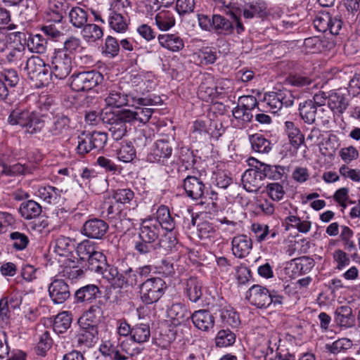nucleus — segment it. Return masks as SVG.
<instances>
[{"label": "nucleus", "mask_w": 360, "mask_h": 360, "mask_svg": "<svg viewBox=\"0 0 360 360\" xmlns=\"http://www.w3.org/2000/svg\"><path fill=\"white\" fill-rule=\"evenodd\" d=\"M262 180L263 176L259 169H248L242 176L243 188L249 193H257L261 188Z\"/></svg>", "instance_id": "obj_24"}, {"label": "nucleus", "mask_w": 360, "mask_h": 360, "mask_svg": "<svg viewBox=\"0 0 360 360\" xmlns=\"http://www.w3.org/2000/svg\"><path fill=\"white\" fill-rule=\"evenodd\" d=\"M172 145L165 139L157 140L147 155V160L151 163L166 165L172 155Z\"/></svg>", "instance_id": "obj_11"}, {"label": "nucleus", "mask_w": 360, "mask_h": 360, "mask_svg": "<svg viewBox=\"0 0 360 360\" xmlns=\"http://www.w3.org/2000/svg\"><path fill=\"white\" fill-rule=\"evenodd\" d=\"M47 41L41 34L30 36L27 39V48L33 53H44L46 50Z\"/></svg>", "instance_id": "obj_55"}, {"label": "nucleus", "mask_w": 360, "mask_h": 360, "mask_svg": "<svg viewBox=\"0 0 360 360\" xmlns=\"http://www.w3.org/2000/svg\"><path fill=\"white\" fill-rule=\"evenodd\" d=\"M332 44L324 38L314 36L309 37L304 41V49L307 53H319L330 49Z\"/></svg>", "instance_id": "obj_35"}, {"label": "nucleus", "mask_w": 360, "mask_h": 360, "mask_svg": "<svg viewBox=\"0 0 360 360\" xmlns=\"http://www.w3.org/2000/svg\"><path fill=\"white\" fill-rule=\"evenodd\" d=\"M76 251L81 260L87 261L98 250L92 242L84 240L77 245Z\"/></svg>", "instance_id": "obj_56"}, {"label": "nucleus", "mask_w": 360, "mask_h": 360, "mask_svg": "<svg viewBox=\"0 0 360 360\" xmlns=\"http://www.w3.org/2000/svg\"><path fill=\"white\" fill-rule=\"evenodd\" d=\"M72 59L73 56L64 51L56 50L52 59L51 77L59 79L66 78L72 70Z\"/></svg>", "instance_id": "obj_12"}, {"label": "nucleus", "mask_w": 360, "mask_h": 360, "mask_svg": "<svg viewBox=\"0 0 360 360\" xmlns=\"http://www.w3.org/2000/svg\"><path fill=\"white\" fill-rule=\"evenodd\" d=\"M252 249V240L245 234H238L231 240V251L233 255L239 259L247 257Z\"/></svg>", "instance_id": "obj_20"}, {"label": "nucleus", "mask_w": 360, "mask_h": 360, "mask_svg": "<svg viewBox=\"0 0 360 360\" xmlns=\"http://www.w3.org/2000/svg\"><path fill=\"white\" fill-rule=\"evenodd\" d=\"M160 224L152 217L142 220L138 239L134 241V250L140 255H146L155 249L154 243L159 239Z\"/></svg>", "instance_id": "obj_2"}, {"label": "nucleus", "mask_w": 360, "mask_h": 360, "mask_svg": "<svg viewBox=\"0 0 360 360\" xmlns=\"http://www.w3.org/2000/svg\"><path fill=\"white\" fill-rule=\"evenodd\" d=\"M166 283L162 278H148L140 284L141 300L145 304L155 303L164 295Z\"/></svg>", "instance_id": "obj_7"}, {"label": "nucleus", "mask_w": 360, "mask_h": 360, "mask_svg": "<svg viewBox=\"0 0 360 360\" xmlns=\"http://www.w3.org/2000/svg\"><path fill=\"white\" fill-rule=\"evenodd\" d=\"M103 302L99 300L94 304H91L87 310H86L78 320L79 326H97L103 316Z\"/></svg>", "instance_id": "obj_18"}, {"label": "nucleus", "mask_w": 360, "mask_h": 360, "mask_svg": "<svg viewBox=\"0 0 360 360\" xmlns=\"http://www.w3.org/2000/svg\"><path fill=\"white\" fill-rule=\"evenodd\" d=\"M155 25L161 31H167L172 28L176 23V20L172 12L169 11H161L155 18Z\"/></svg>", "instance_id": "obj_45"}, {"label": "nucleus", "mask_w": 360, "mask_h": 360, "mask_svg": "<svg viewBox=\"0 0 360 360\" xmlns=\"http://www.w3.org/2000/svg\"><path fill=\"white\" fill-rule=\"evenodd\" d=\"M3 176L10 177H17L32 174L33 168L26 165L15 163L13 165L0 164Z\"/></svg>", "instance_id": "obj_36"}, {"label": "nucleus", "mask_w": 360, "mask_h": 360, "mask_svg": "<svg viewBox=\"0 0 360 360\" xmlns=\"http://www.w3.org/2000/svg\"><path fill=\"white\" fill-rule=\"evenodd\" d=\"M8 241L15 251L25 250L30 244L27 235L17 231L9 233Z\"/></svg>", "instance_id": "obj_44"}, {"label": "nucleus", "mask_w": 360, "mask_h": 360, "mask_svg": "<svg viewBox=\"0 0 360 360\" xmlns=\"http://www.w3.org/2000/svg\"><path fill=\"white\" fill-rule=\"evenodd\" d=\"M158 40L160 45L172 52H177L183 49L184 42L178 34H159Z\"/></svg>", "instance_id": "obj_31"}, {"label": "nucleus", "mask_w": 360, "mask_h": 360, "mask_svg": "<svg viewBox=\"0 0 360 360\" xmlns=\"http://www.w3.org/2000/svg\"><path fill=\"white\" fill-rule=\"evenodd\" d=\"M186 294L191 302L196 303L202 295V283L196 278H190L186 283Z\"/></svg>", "instance_id": "obj_42"}, {"label": "nucleus", "mask_w": 360, "mask_h": 360, "mask_svg": "<svg viewBox=\"0 0 360 360\" xmlns=\"http://www.w3.org/2000/svg\"><path fill=\"white\" fill-rule=\"evenodd\" d=\"M91 139L88 134H82L77 137V146L76 148L77 153L84 155L93 150Z\"/></svg>", "instance_id": "obj_62"}, {"label": "nucleus", "mask_w": 360, "mask_h": 360, "mask_svg": "<svg viewBox=\"0 0 360 360\" xmlns=\"http://www.w3.org/2000/svg\"><path fill=\"white\" fill-rule=\"evenodd\" d=\"M63 190L52 186H40L38 187L35 194L44 202L57 205L64 200L62 197Z\"/></svg>", "instance_id": "obj_22"}, {"label": "nucleus", "mask_w": 360, "mask_h": 360, "mask_svg": "<svg viewBox=\"0 0 360 360\" xmlns=\"http://www.w3.org/2000/svg\"><path fill=\"white\" fill-rule=\"evenodd\" d=\"M103 75L91 70L74 74L71 77L70 87L75 91H89L103 82Z\"/></svg>", "instance_id": "obj_9"}, {"label": "nucleus", "mask_w": 360, "mask_h": 360, "mask_svg": "<svg viewBox=\"0 0 360 360\" xmlns=\"http://www.w3.org/2000/svg\"><path fill=\"white\" fill-rule=\"evenodd\" d=\"M44 115L27 108H17L13 110L8 117V123L19 125L30 134H37L44 127Z\"/></svg>", "instance_id": "obj_3"}, {"label": "nucleus", "mask_w": 360, "mask_h": 360, "mask_svg": "<svg viewBox=\"0 0 360 360\" xmlns=\"http://www.w3.org/2000/svg\"><path fill=\"white\" fill-rule=\"evenodd\" d=\"M150 336V327L147 324H136L132 328L131 339L138 343L147 342Z\"/></svg>", "instance_id": "obj_54"}, {"label": "nucleus", "mask_w": 360, "mask_h": 360, "mask_svg": "<svg viewBox=\"0 0 360 360\" xmlns=\"http://www.w3.org/2000/svg\"><path fill=\"white\" fill-rule=\"evenodd\" d=\"M285 130L291 146L295 149H298L304 142V136L300 129L294 122L286 121L285 122Z\"/></svg>", "instance_id": "obj_39"}, {"label": "nucleus", "mask_w": 360, "mask_h": 360, "mask_svg": "<svg viewBox=\"0 0 360 360\" xmlns=\"http://www.w3.org/2000/svg\"><path fill=\"white\" fill-rule=\"evenodd\" d=\"M108 24L111 29L118 33H124L129 27V19L127 12H118V11H110L108 15Z\"/></svg>", "instance_id": "obj_27"}, {"label": "nucleus", "mask_w": 360, "mask_h": 360, "mask_svg": "<svg viewBox=\"0 0 360 360\" xmlns=\"http://www.w3.org/2000/svg\"><path fill=\"white\" fill-rule=\"evenodd\" d=\"M120 51V44L115 37L108 36L105 39V46L103 47V53L109 57L116 56Z\"/></svg>", "instance_id": "obj_61"}, {"label": "nucleus", "mask_w": 360, "mask_h": 360, "mask_svg": "<svg viewBox=\"0 0 360 360\" xmlns=\"http://www.w3.org/2000/svg\"><path fill=\"white\" fill-rule=\"evenodd\" d=\"M83 36L89 41H95L101 39L103 35L102 29L95 24H87L84 26Z\"/></svg>", "instance_id": "obj_58"}, {"label": "nucleus", "mask_w": 360, "mask_h": 360, "mask_svg": "<svg viewBox=\"0 0 360 360\" xmlns=\"http://www.w3.org/2000/svg\"><path fill=\"white\" fill-rule=\"evenodd\" d=\"M87 17V12L80 7H72L69 12L70 22L77 28H81L86 25Z\"/></svg>", "instance_id": "obj_52"}, {"label": "nucleus", "mask_w": 360, "mask_h": 360, "mask_svg": "<svg viewBox=\"0 0 360 360\" xmlns=\"http://www.w3.org/2000/svg\"><path fill=\"white\" fill-rule=\"evenodd\" d=\"M233 119L232 124L238 129H243L252 121L253 115L251 112L237 105L232 110Z\"/></svg>", "instance_id": "obj_41"}, {"label": "nucleus", "mask_w": 360, "mask_h": 360, "mask_svg": "<svg viewBox=\"0 0 360 360\" xmlns=\"http://www.w3.org/2000/svg\"><path fill=\"white\" fill-rule=\"evenodd\" d=\"M236 335L229 329H222L218 331L215 337V345L217 347H227L236 342Z\"/></svg>", "instance_id": "obj_53"}, {"label": "nucleus", "mask_w": 360, "mask_h": 360, "mask_svg": "<svg viewBox=\"0 0 360 360\" xmlns=\"http://www.w3.org/2000/svg\"><path fill=\"white\" fill-rule=\"evenodd\" d=\"M184 188L186 195L193 200L202 198L205 186L203 181L194 176H187L184 180Z\"/></svg>", "instance_id": "obj_19"}, {"label": "nucleus", "mask_w": 360, "mask_h": 360, "mask_svg": "<svg viewBox=\"0 0 360 360\" xmlns=\"http://www.w3.org/2000/svg\"><path fill=\"white\" fill-rule=\"evenodd\" d=\"M25 70L37 86H46L51 79V67L39 56H32L26 60Z\"/></svg>", "instance_id": "obj_5"}, {"label": "nucleus", "mask_w": 360, "mask_h": 360, "mask_svg": "<svg viewBox=\"0 0 360 360\" xmlns=\"http://www.w3.org/2000/svg\"><path fill=\"white\" fill-rule=\"evenodd\" d=\"M298 110L300 117L305 123L311 124L315 122L318 109L311 99L300 102Z\"/></svg>", "instance_id": "obj_37"}, {"label": "nucleus", "mask_w": 360, "mask_h": 360, "mask_svg": "<svg viewBox=\"0 0 360 360\" xmlns=\"http://www.w3.org/2000/svg\"><path fill=\"white\" fill-rule=\"evenodd\" d=\"M101 295L98 285L88 284L77 289L74 293V303L82 307L91 304Z\"/></svg>", "instance_id": "obj_15"}, {"label": "nucleus", "mask_w": 360, "mask_h": 360, "mask_svg": "<svg viewBox=\"0 0 360 360\" xmlns=\"http://www.w3.org/2000/svg\"><path fill=\"white\" fill-rule=\"evenodd\" d=\"M342 25L343 22L340 16L333 17L327 12L318 14L314 20V25L316 30L321 32L328 30L333 35L340 34Z\"/></svg>", "instance_id": "obj_13"}, {"label": "nucleus", "mask_w": 360, "mask_h": 360, "mask_svg": "<svg viewBox=\"0 0 360 360\" xmlns=\"http://www.w3.org/2000/svg\"><path fill=\"white\" fill-rule=\"evenodd\" d=\"M294 96L290 91L281 89L276 91H270L264 94V107L271 113H276L283 106L288 108L292 105Z\"/></svg>", "instance_id": "obj_8"}, {"label": "nucleus", "mask_w": 360, "mask_h": 360, "mask_svg": "<svg viewBox=\"0 0 360 360\" xmlns=\"http://www.w3.org/2000/svg\"><path fill=\"white\" fill-rule=\"evenodd\" d=\"M49 295L55 304L64 303L70 297V288L63 279L54 278L48 287Z\"/></svg>", "instance_id": "obj_16"}, {"label": "nucleus", "mask_w": 360, "mask_h": 360, "mask_svg": "<svg viewBox=\"0 0 360 360\" xmlns=\"http://www.w3.org/2000/svg\"><path fill=\"white\" fill-rule=\"evenodd\" d=\"M211 309L215 314L219 313L220 319L224 325L236 328L240 323L238 313L222 297H219L216 303L212 304Z\"/></svg>", "instance_id": "obj_14"}, {"label": "nucleus", "mask_w": 360, "mask_h": 360, "mask_svg": "<svg viewBox=\"0 0 360 360\" xmlns=\"http://www.w3.org/2000/svg\"><path fill=\"white\" fill-rule=\"evenodd\" d=\"M249 302L258 308H267L271 304L276 306L281 304L283 297L275 291L270 292L265 287L259 285H253L246 295Z\"/></svg>", "instance_id": "obj_6"}, {"label": "nucleus", "mask_w": 360, "mask_h": 360, "mask_svg": "<svg viewBox=\"0 0 360 360\" xmlns=\"http://www.w3.org/2000/svg\"><path fill=\"white\" fill-rule=\"evenodd\" d=\"M266 192L269 197L274 201L281 200L285 194L283 185L279 183H271L266 186Z\"/></svg>", "instance_id": "obj_60"}, {"label": "nucleus", "mask_w": 360, "mask_h": 360, "mask_svg": "<svg viewBox=\"0 0 360 360\" xmlns=\"http://www.w3.org/2000/svg\"><path fill=\"white\" fill-rule=\"evenodd\" d=\"M198 94L201 99L206 101H212L218 96L217 89L213 84L212 78L209 77L206 79V82L200 84Z\"/></svg>", "instance_id": "obj_48"}, {"label": "nucleus", "mask_w": 360, "mask_h": 360, "mask_svg": "<svg viewBox=\"0 0 360 360\" xmlns=\"http://www.w3.org/2000/svg\"><path fill=\"white\" fill-rule=\"evenodd\" d=\"M334 322L344 330L352 328L355 325V319L352 308L347 305L338 307L334 314Z\"/></svg>", "instance_id": "obj_23"}, {"label": "nucleus", "mask_w": 360, "mask_h": 360, "mask_svg": "<svg viewBox=\"0 0 360 360\" xmlns=\"http://www.w3.org/2000/svg\"><path fill=\"white\" fill-rule=\"evenodd\" d=\"M328 103L332 110L339 113H342L348 106L347 98L339 93H333L329 95Z\"/></svg>", "instance_id": "obj_50"}, {"label": "nucleus", "mask_w": 360, "mask_h": 360, "mask_svg": "<svg viewBox=\"0 0 360 360\" xmlns=\"http://www.w3.org/2000/svg\"><path fill=\"white\" fill-rule=\"evenodd\" d=\"M109 229L108 224L103 219L94 218L84 222L82 233L87 238L102 239Z\"/></svg>", "instance_id": "obj_17"}, {"label": "nucleus", "mask_w": 360, "mask_h": 360, "mask_svg": "<svg viewBox=\"0 0 360 360\" xmlns=\"http://www.w3.org/2000/svg\"><path fill=\"white\" fill-rule=\"evenodd\" d=\"M168 317L173 320L174 325L184 323L191 317V312L182 303H174L167 310Z\"/></svg>", "instance_id": "obj_30"}, {"label": "nucleus", "mask_w": 360, "mask_h": 360, "mask_svg": "<svg viewBox=\"0 0 360 360\" xmlns=\"http://www.w3.org/2000/svg\"><path fill=\"white\" fill-rule=\"evenodd\" d=\"M252 149L259 153H268L272 148L271 141L264 135L256 133L248 137Z\"/></svg>", "instance_id": "obj_40"}, {"label": "nucleus", "mask_w": 360, "mask_h": 360, "mask_svg": "<svg viewBox=\"0 0 360 360\" xmlns=\"http://www.w3.org/2000/svg\"><path fill=\"white\" fill-rule=\"evenodd\" d=\"M212 31L218 34H229L232 33L233 30V23L219 14H214L212 15Z\"/></svg>", "instance_id": "obj_47"}, {"label": "nucleus", "mask_w": 360, "mask_h": 360, "mask_svg": "<svg viewBox=\"0 0 360 360\" xmlns=\"http://www.w3.org/2000/svg\"><path fill=\"white\" fill-rule=\"evenodd\" d=\"M75 241L69 237L60 236L58 237L53 245L54 252L61 257H68L75 250Z\"/></svg>", "instance_id": "obj_38"}, {"label": "nucleus", "mask_w": 360, "mask_h": 360, "mask_svg": "<svg viewBox=\"0 0 360 360\" xmlns=\"http://www.w3.org/2000/svg\"><path fill=\"white\" fill-rule=\"evenodd\" d=\"M334 262L336 264V269L342 270L349 266L350 259L348 255L342 250H336L333 253Z\"/></svg>", "instance_id": "obj_64"}, {"label": "nucleus", "mask_w": 360, "mask_h": 360, "mask_svg": "<svg viewBox=\"0 0 360 360\" xmlns=\"http://www.w3.org/2000/svg\"><path fill=\"white\" fill-rule=\"evenodd\" d=\"M79 326L81 331L77 336V344L88 348L93 347L98 340V326Z\"/></svg>", "instance_id": "obj_28"}, {"label": "nucleus", "mask_w": 360, "mask_h": 360, "mask_svg": "<svg viewBox=\"0 0 360 360\" xmlns=\"http://www.w3.org/2000/svg\"><path fill=\"white\" fill-rule=\"evenodd\" d=\"M27 58L26 56V49L22 45L11 49L6 55L8 63L17 66H21L22 63L24 61L26 62Z\"/></svg>", "instance_id": "obj_51"}, {"label": "nucleus", "mask_w": 360, "mask_h": 360, "mask_svg": "<svg viewBox=\"0 0 360 360\" xmlns=\"http://www.w3.org/2000/svg\"><path fill=\"white\" fill-rule=\"evenodd\" d=\"M353 344L351 340L348 338H340L332 344H326V349L331 354H336L344 352L350 349Z\"/></svg>", "instance_id": "obj_57"}, {"label": "nucleus", "mask_w": 360, "mask_h": 360, "mask_svg": "<svg viewBox=\"0 0 360 360\" xmlns=\"http://www.w3.org/2000/svg\"><path fill=\"white\" fill-rule=\"evenodd\" d=\"M194 326L202 331H209L214 326V317L206 309L195 311L191 317Z\"/></svg>", "instance_id": "obj_25"}, {"label": "nucleus", "mask_w": 360, "mask_h": 360, "mask_svg": "<svg viewBox=\"0 0 360 360\" xmlns=\"http://www.w3.org/2000/svg\"><path fill=\"white\" fill-rule=\"evenodd\" d=\"M136 157V150L130 143L123 144L117 152V158L124 162H130Z\"/></svg>", "instance_id": "obj_59"}, {"label": "nucleus", "mask_w": 360, "mask_h": 360, "mask_svg": "<svg viewBox=\"0 0 360 360\" xmlns=\"http://www.w3.org/2000/svg\"><path fill=\"white\" fill-rule=\"evenodd\" d=\"M19 81L18 72L14 69L0 72V99L5 100L8 96V88L15 86Z\"/></svg>", "instance_id": "obj_21"}, {"label": "nucleus", "mask_w": 360, "mask_h": 360, "mask_svg": "<svg viewBox=\"0 0 360 360\" xmlns=\"http://www.w3.org/2000/svg\"><path fill=\"white\" fill-rule=\"evenodd\" d=\"M124 115L126 112L122 110L117 114L106 113L103 117V122L108 124L111 137L115 141L121 140L124 136L127 131V124H131L130 120L124 119Z\"/></svg>", "instance_id": "obj_10"}, {"label": "nucleus", "mask_w": 360, "mask_h": 360, "mask_svg": "<svg viewBox=\"0 0 360 360\" xmlns=\"http://www.w3.org/2000/svg\"><path fill=\"white\" fill-rule=\"evenodd\" d=\"M22 217L31 219L39 216L41 212V206L34 200H30L22 202L19 207Z\"/></svg>", "instance_id": "obj_43"}, {"label": "nucleus", "mask_w": 360, "mask_h": 360, "mask_svg": "<svg viewBox=\"0 0 360 360\" xmlns=\"http://www.w3.org/2000/svg\"><path fill=\"white\" fill-rule=\"evenodd\" d=\"M86 262L90 271L102 274L104 278L105 274L108 271V268L112 266L107 264L105 256L99 250L91 255Z\"/></svg>", "instance_id": "obj_32"}, {"label": "nucleus", "mask_w": 360, "mask_h": 360, "mask_svg": "<svg viewBox=\"0 0 360 360\" xmlns=\"http://www.w3.org/2000/svg\"><path fill=\"white\" fill-rule=\"evenodd\" d=\"M72 316L69 311H63L59 313L54 319L53 328L57 333L65 332L71 326Z\"/></svg>", "instance_id": "obj_49"}, {"label": "nucleus", "mask_w": 360, "mask_h": 360, "mask_svg": "<svg viewBox=\"0 0 360 360\" xmlns=\"http://www.w3.org/2000/svg\"><path fill=\"white\" fill-rule=\"evenodd\" d=\"M51 122L48 127V131L53 136L66 134L70 128V119L63 113H51Z\"/></svg>", "instance_id": "obj_26"}, {"label": "nucleus", "mask_w": 360, "mask_h": 360, "mask_svg": "<svg viewBox=\"0 0 360 360\" xmlns=\"http://www.w3.org/2000/svg\"><path fill=\"white\" fill-rule=\"evenodd\" d=\"M259 167L256 166L260 171L263 179L267 178L271 180H281L285 174V167L277 165H269L257 161Z\"/></svg>", "instance_id": "obj_34"}, {"label": "nucleus", "mask_w": 360, "mask_h": 360, "mask_svg": "<svg viewBox=\"0 0 360 360\" xmlns=\"http://www.w3.org/2000/svg\"><path fill=\"white\" fill-rule=\"evenodd\" d=\"M154 219L160 224L161 229L167 231H172L175 229V219L165 205H162L158 207Z\"/></svg>", "instance_id": "obj_33"}, {"label": "nucleus", "mask_w": 360, "mask_h": 360, "mask_svg": "<svg viewBox=\"0 0 360 360\" xmlns=\"http://www.w3.org/2000/svg\"><path fill=\"white\" fill-rule=\"evenodd\" d=\"M94 149H103L107 143L108 134L105 132L94 131L88 134Z\"/></svg>", "instance_id": "obj_63"}, {"label": "nucleus", "mask_w": 360, "mask_h": 360, "mask_svg": "<svg viewBox=\"0 0 360 360\" xmlns=\"http://www.w3.org/2000/svg\"><path fill=\"white\" fill-rule=\"evenodd\" d=\"M146 105H149L148 104H146ZM136 108V110H124L126 112V115H124V119L130 120L131 123H136L140 122L145 124L148 122L151 115L153 112V110L149 108H141V106H145V105H133Z\"/></svg>", "instance_id": "obj_29"}, {"label": "nucleus", "mask_w": 360, "mask_h": 360, "mask_svg": "<svg viewBox=\"0 0 360 360\" xmlns=\"http://www.w3.org/2000/svg\"><path fill=\"white\" fill-rule=\"evenodd\" d=\"M49 8L53 14V20L60 22L66 14L68 2L66 0H49Z\"/></svg>", "instance_id": "obj_46"}, {"label": "nucleus", "mask_w": 360, "mask_h": 360, "mask_svg": "<svg viewBox=\"0 0 360 360\" xmlns=\"http://www.w3.org/2000/svg\"><path fill=\"white\" fill-rule=\"evenodd\" d=\"M122 266L120 269L115 266L109 267L105 274V279L111 286L114 288H123L139 284L136 270L130 266L124 267L123 263Z\"/></svg>", "instance_id": "obj_4"}, {"label": "nucleus", "mask_w": 360, "mask_h": 360, "mask_svg": "<svg viewBox=\"0 0 360 360\" xmlns=\"http://www.w3.org/2000/svg\"><path fill=\"white\" fill-rule=\"evenodd\" d=\"M139 85L141 86L139 87V89L135 90L136 92L130 91L125 94L122 89L110 91L105 98L106 104L109 106L120 108L124 105H159L162 103V101L159 96L149 94L143 97L142 90L145 84L141 82Z\"/></svg>", "instance_id": "obj_1"}]
</instances>
